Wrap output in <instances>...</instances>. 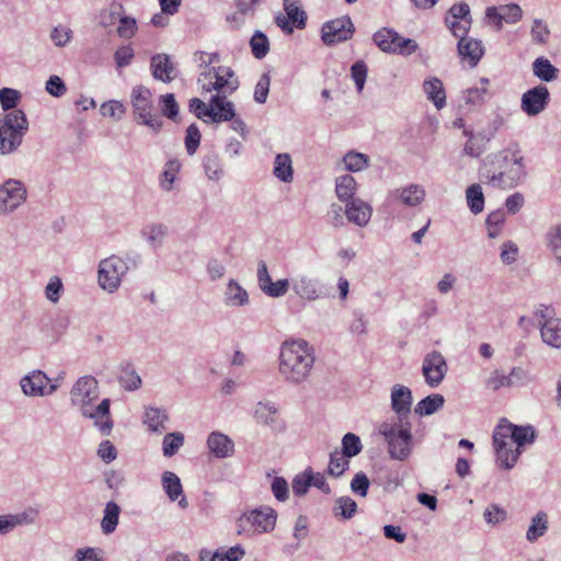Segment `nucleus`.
I'll return each mask as SVG.
<instances>
[{
	"label": "nucleus",
	"mask_w": 561,
	"mask_h": 561,
	"mask_svg": "<svg viewBox=\"0 0 561 561\" xmlns=\"http://www.w3.org/2000/svg\"><path fill=\"white\" fill-rule=\"evenodd\" d=\"M489 159L493 169L488 170L484 176L494 187L514 188L526 179L524 156L517 142L510 144Z\"/></svg>",
	"instance_id": "obj_1"
},
{
	"label": "nucleus",
	"mask_w": 561,
	"mask_h": 561,
	"mask_svg": "<svg viewBox=\"0 0 561 561\" xmlns=\"http://www.w3.org/2000/svg\"><path fill=\"white\" fill-rule=\"evenodd\" d=\"M313 364V350L305 340L285 341L282 344L278 371L286 382L302 383L309 377Z\"/></svg>",
	"instance_id": "obj_2"
},
{
	"label": "nucleus",
	"mask_w": 561,
	"mask_h": 561,
	"mask_svg": "<svg viewBox=\"0 0 561 561\" xmlns=\"http://www.w3.org/2000/svg\"><path fill=\"white\" fill-rule=\"evenodd\" d=\"M378 432L387 443L392 459L403 461L411 455L413 438L408 420H387L379 425Z\"/></svg>",
	"instance_id": "obj_3"
},
{
	"label": "nucleus",
	"mask_w": 561,
	"mask_h": 561,
	"mask_svg": "<svg viewBox=\"0 0 561 561\" xmlns=\"http://www.w3.org/2000/svg\"><path fill=\"white\" fill-rule=\"evenodd\" d=\"M28 130V121L22 110L0 114V156L19 150Z\"/></svg>",
	"instance_id": "obj_4"
},
{
	"label": "nucleus",
	"mask_w": 561,
	"mask_h": 561,
	"mask_svg": "<svg viewBox=\"0 0 561 561\" xmlns=\"http://www.w3.org/2000/svg\"><path fill=\"white\" fill-rule=\"evenodd\" d=\"M130 104L138 125L147 126L156 134L162 129L163 121L154 113L152 93L147 87L139 84L131 89Z\"/></svg>",
	"instance_id": "obj_5"
},
{
	"label": "nucleus",
	"mask_w": 561,
	"mask_h": 561,
	"mask_svg": "<svg viewBox=\"0 0 561 561\" xmlns=\"http://www.w3.org/2000/svg\"><path fill=\"white\" fill-rule=\"evenodd\" d=\"M128 270L127 262L118 255L101 260L98 266L99 286L108 294L117 291Z\"/></svg>",
	"instance_id": "obj_6"
},
{
	"label": "nucleus",
	"mask_w": 561,
	"mask_h": 561,
	"mask_svg": "<svg viewBox=\"0 0 561 561\" xmlns=\"http://www.w3.org/2000/svg\"><path fill=\"white\" fill-rule=\"evenodd\" d=\"M203 90L217 91V94L227 95L233 93L239 87V80L234 71L229 67H215L208 72H203L198 78Z\"/></svg>",
	"instance_id": "obj_7"
},
{
	"label": "nucleus",
	"mask_w": 561,
	"mask_h": 561,
	"mask_svg": "<svg viewBox=\"0 0 561 561\" xmlns=\"http://www.w3.org/2000/svg\"><path fill=\"white\" fill-rule=\"evenodd\" d=\"M373 41L382 51L389 54L410 56L419 48L414 39L404 38L394 30L388 27L377 31Z\"/></svg>",
	"instance_id": "obj_8"
},
{
	"label": "nucleus",
	"mask_w": 561,
	"mask_h": 561,
	"mask_svg": "<svg viewBox=\"0 0 561 561\" xmlns=\"http://www.w3.org/2000/svg\"><path fill=\"white\" fill-rule=\"evenodd\" d=\"M99 397V381L91 375L79 377L70 390V403L78 411L87 412L85 408L95 403Z\"/></svg>",
	"instance_id": "obj_9"
},
{
	"label": "nucleus",
	"mask_w": 561,
	"mask_h": 561,
	"mask_svg": "<svg viewBox=\"0 0 561 561\" xmlns=\"http://www.w3.org/2000/svg\"><path fill=\"white\" fill-rule=\"evenodd\" d=\"M25 185L15 179H9L0 185V215L14 211L26 201Z\"/></svg>",
	"instance_id": "obj_10"
},
{
	"label": "nucleus",
	"mask_w": 561,
	"mask_h": 561,
	"mask_svg": "<svg viewBox=\"0 0 561 561\" xmlns=\"http://www.w3.org/2000/svg\"><path fill=\"white\" fill-rule=\"evenodd\" d=\"M49 377L42 370L35 369L23 376L20 380V387L26 397H46L51 396L58 389V383H47Z\"/></svg>",
	"instance_id": "obj_11"
},
{
	"label": "nucleus",
	"mask_w": 561,
	"mask_h": 561,
	"mask_svg": "<svg viewBox=\"0 0 561 561\" xmlns=\"http://www.w3.org/2000/svg\"><path fill=\"white\" fill-rule=\"evenodd\" d=\"M492 438L497 440L500 438H511L516 443V448L520 449L525 444H533L535 442L536 431L531 425L519 426L503 419L495 427Z\"/></svg>",
	"instance_id": "obj_12"
},
{
	"label": "nucleus",
	"mask_w": 561,
	"mask_h": 561,
	"mask_svg": "<svg viewBox=\"0 0 561 561\" xmlns=\"http://www.w3.org/2000/svg\"><path fill=\"white\" fill-rule=\"evenodd\" d=\"M321 38L325 45H334L350 39L355 27L350 16L344 15L325 22L321 30Z\"/></svg>",
	"instance_id": "obj_13"
},
{
	"label": "nucleus",
	"mask_w": 561,
	"mask_h": 561,
	"mask_svg": "<svg viewBox=\"0 0 561 561\" xmlns=\"http://www.w3.org/2000/svg\"><path fill=\"white\" fill-rule=\"evenodd\" d=\"M550 92L543 84H538L522 94L520 110L527 116L541 114L549 105Z\"/></svg>",
	"instance_id": "obj_14"
},
{
	"label": "nucleus",
	"mask_w": 561,
	"mask_h": 561,
	"mask_svg": "<svg viewBox=\"0 0 561 561\" xmlns=\"http://www.w3.org/2000/svg\"><path fill=\"white\" fill-rule=\"evenodd\" d=\"M447 370V363L440 352L432 351L426 354L423 359L422 373L430 387H438L444 380Z\"/></svg>",
	"instance_id": "obj_15"
},
{
	"label": "nucleus",
	"mask_w": 561,
	"mask_h": 561,
	"mask_svg": "<svg viewBox=\"0 0 561 561\" xmlns=\"http://www.w3.org/2000/svg\"><path fill=\"white\" fill-rule=\"evenodd\" d=\"M110 399H103L100 403H92L88 405L87 412L80 410V414L93 421L94 426L101 432L102 435L107 436L113 430V420L110 412Z\"/></svg>",
	"instance_id": "obj_16"
},
{
	"label": "nucleus",
	"mask_w": 561,
	"mask_h": 561,
	"mask_svg": "<svg viewBox=\"0 0 561 561\" xmlns=\"http://www.w3.org/2000/svg\"><path fill=\"white\" fill-rule=\"evenodd\" d=\"M294 293L304 300L314 301L323 296L318 279L298 274L290 279Z\"/></svg>",
	"instance_id": "obj_17"
},
{
	"label": "nucleus",
	"mask_w": 561,
	"mask_h": 561,
	"mask_svg": "<svg viewBox=\"0 0 561 561\" xmlns=\"http://www.w3.org/2000/svg\"><path fill=\"white\" fill-rule=\"evenodd\" d=\"M234 113V105L231 101L227 100V95L215 94L209 100L208 111L204 114H206L213 123L218 124L233 118Z\"/></svg>",
	"instance_id": "obj_18"
},
{
	"label": "nucleus",
	"mask_w": 561,
	"mask_h": 561,
	"mask_svg": "<svg viewBox=\"0 0 561 561\" xmlns=\"http://www.w3.org/2000/svg\"><path fill=\"white\" fill-rule=\"evenodd\" d=\"M344 215L348 222L363 228L370 221L373 207L367 202L356 197L345 203Z\"/></svg>",
	"instance_id": "obj_19"
},
{
	"label": "nucleus",
	"mask_w": 561,
	"mask_h": 561,
	"mask_svg": "<svg viewBox=\"0 0 561 561\" xmlns=\"http://www.w3.org/2000/svg\"><path fill=\"white\" fill-rule=\"evenodd\" d=\"M391 409L397 414L394 420H408L413 402L412 391L403 385H394L391 388Z\"/></svg>",
	"instance_id": "obj_20"
},
{
	"label": "nucleus",
	"mask_w": 561,
	"mask_h": 561,
	"mask_svg": "<svg viewBox=\"0 0 561 561\" xmlns=\"http://www.w3.org/2000/svg\"><path fill=\"white\" fill-rule=\"evenodd\" d=\"M389 196L407 207H417L424 202L426 191L422 185L411 183L391 191Z\"/></svg>",
	"instance_id": "obj_21"
},
{
	"label": "nucleus",
	"mask_w": 561,
	"mask_h": 561,
	"mask_svg": "<svg viewBox=\"0 0 561 561\" xmlns=\"http://www.w3.org/2000/svg\"><path fill=\"white\" fill-rule=\"evenodd\" d=\"M278 413V405L270 400L259 401L254 407L255 422L271 428H277L279 426Z\"/></svg>",
	"instance_id": "obj_22"
},
{
	"label": "nucleus",
	"mask_w": 561,
	"mask_h": 561,
	"mask_svg": "<svg viewBox=\"0 0 561 561\" xmlns=\"http://www.w3.org/2000/svg\"><path fill=\"white\" fill-rule=\"evenodd\" d=\"M457 49L459 56L463 60H468L469 66L472 68L478 65L484 55V47L482 42L468 36L461 38V41H458Z\"/></svg>",
	"instance_id": "obj_23"
},
{
	"label": "nucleus",
	"mask_w": 561,
	"mask_h": 561,
	"mask_svg": "<svg viewBox=\"0 0 561 561\" xmlns=\"http://www.w3.org/2000/svg\"><path fill=\"white\" fill-rule=\"evenodd\" d=\"M207 447L215 457L220 459L231 457L234 453L233 440L221 432H211L208 435Z\"/></svg>",
	"instance_id": "obj_24"
},
{
	"label": "nucleus",
	"mask_w": 561,
	"mask_h": 561,
	"mask_svg": "<svg viewBox=\"0 0 561 561\" xmlns=\"http://www.w3.org/2000/svg\"><path fill=\"white\" fill-rule=\"evenodd\" d=\"M493 446L500 466L506 470L512 469L517 462L522 450L519 448L512 449V443L506 438L499 440L493 438Z\"/></svg>",
	"instance_id": "obj_25"
},
{
	"label": "nucleus",
	"mask_w": 561,
	"mask_h": 561,
	"mask_svg": "<svg viewBox=\"0 0 561 561\" xmlns=\"http://www.w3.org/2000/svg\"><path fill=\"white\" fill-rule=\"evenodd\" d=\"M150 67L156 80L171 82L176 77L173 62L167 54H157L152 56Z\"/></svg>",
	"instance_id": "obj_26"
},
{
	"label": "nucleus",
	"mask_w": 561,
	"mask_h": 561,
	"mask_svg": "<svg viewBox=\"0 0 561 561\" xmlns=\"http://www.w3.org/2000/svg\"><path fill=\"white\" fill-rule=\"evenodd\" d=\"M248 520L259 533H267L274 529L276 523V512L271 507H261L252 511Z\"/></svg>",
	"instance_id": "obj_27"
},
{
	"label": "nucleus",
	"mask_w": 561,
	"mask_h": 561,
	"mask_svg": "<svg viewBox=\"0 0 561 561\" xmlns=\"http://www.w3.org/2000/svg\"><path fill=\"white\" fill-rule=\"evenodd\" d=\"M169 229L162 222H151L140 230L141 238L147 242L150 249L157 250L163 245L168 237Z\"/></svg>",
	"instance_id": "obj_28"
},
{
	"label": "nucleus",
	"mask_w": 561,
	"mask_h": 561,
	"mask_svg": "<svg viewBox=\"0 0 561 561\" xmlns=\"http://www.w3.org/2000/svg\"><path fill=\"white\" fill-rule=\"evenodd\" d=\"M169 415L165 409L148 407L145 409L144 424L152 433L161 434L168 428Z\"/></svg>",
	"instance_id": "obj_29"
},
{
	"label": "nucleus",
	"mask_w": 561,
	"mask_h": 561,
	"mask_svg": "<svg viewBox=\"0 0 561 561\" xmlns=\"http://www.w3.org/2000/svg\"><path fill=\"white\" fill-rule=\"evenodd\" d=\"M248 291L234 279H230L224 291V304L227 307H244L249 305Z\"/></svg>",
	"instance_id": "obj_30"
},
{
	"label": "nucleus",
	"mask_w": 561,
	"mask_h": 561,
	"mask_svg": "<svg viewBox=\"0 0 561 561\" xmlns=\"http://www.w3.org/2000/svg\"><path fill=\"white\" fill-rule=\"evenodd\" d=\"M540 335L545 344L553 348H561V319L540 322Z\"/></svg>",
	"instance_id": "obj_31"
},
{
	"label": "nucleus",
	"mask_w": 561,
	"mask_h": 561,
	"mask_svg": "<svg viewBox=\"0 0 561 561\" xmlns=\"http://www.w3.org/2000/svg\"><path fill=\"white\" fill-rule=\"evenodd\" d=\"M423 90L427 100L433 102L437 110H442L446 105V92L440 79L433 77L424 81Z\"/></svg>",
	"instance_id": "obj_32"
},
{
	"label": "nucleus",
	"mask_w": 561,
	"mask_h": 561,
	"mask_svg": "<svg viewBox=\"0 0 561 561\" xmlns=\"http://www.w3.org/2000/svg\"><path fill=\"white\" fill-rule=\"evenodd\" d=\"M273 175L284 182L291 183L294 180L293 160L288 153H278L274 159Z\"/></svg>",
	"instance_id": "obj_33"
},
{
	"label": "nucleus",
	"mask_w": 561,
	"mask_h": 561,
	"mask_svg": "<svg viewBox=\"0 0 561 561\" xmlns=\"http://www.w3.org/2000/svg\"><path fill=\"white\" fill-rule=\"evenodd\" d=\"M357 186L356 180L351 174H343L335 179V194L343 203L356 198Z\"/></svg>",
	"instance_id": "obj_34"
},
{
	"label": "nucleus",
	"mask_w": 561,
	"mask_h": 561,
	"mask_svg": "<svg viewBox=\"0 0 561 561\" xmlns=\"http://www.w3.org/2000/svg\"><path fill=\"white\" fill-rule=\"evenodd\" d=\"M121 507L115 502H107L101 520V529L104 535L115 531L119 520Z\"/></svg>",
	"instance_id": "obj_35"
},
{
	"label": "nucleus",
	"mask_w": 561,
	"mask_h": 561,
	"mask_svg": "<svg viewBox=\"0 0 561 561\" xmlns=\"http://www.w3.org/2000/svg\"><path fill=\"white\" fill-rule=\"evenodd\" d=\"M344 163V168L348 172H362L369 168L370 165V158L369 156L355 151L350 150L347 151L342 159Z\"/></svg>",
	"instance_id": "obj_36"
},
{
	"label": "nucleus",
	"mask_w": 561,
	"mask_h": 561,
	"mask_svg": "<svg viewBox=\"0 0 561 561\" xmlns=\"http://www.w3.org/2000/svg\"><path fill=\"white\" fill-rule=\"evenodd\" d=\"M534 75L545 82H552L558 78V68L546 57H538L533 62Z\"/></svg>",
	"instance_id": "obj_37"
},
{
	"label": "nucleus",
	"mask_w": 561,
	"mask_h": 561,
	"mask_svg": "<svg viewBox=\"0 0 561 561\" xmlns=\"http://www.w3.org/2000/svg\"><path fill=\"white\" fill-rule=\"evenodd\" d=\"M548 530V515L545 512H538L530 522L526 531V539L529 542H536Z\"/></svg>",
	"instance_id": "obj_38"
},
{
	"label": "nucleus",
	"mask_w": 561,
	"mask_h": 561,
	"mask_svg": "<svg viewBox=\"0 0 561 561\" xmlns=\"http://www.w3.org/2000/svg\"><path fill=\"white\" fill-rule=\"evenodd\" d=\"M445 399L439 393H433L422 399L414 412L421 416L432 415L444 407Z\"/></svg>",
	"instance_id": "obj_39"
},
{
	"label": "nucleus",
	"mask_w": 561,
	"mask_h": 561,
	"mask_svg": "<svg viewBox=\"0 0 561 561\" xmlns=\"http://www.w3.org/2000/svg\"><path fill=\"white\" fill-rule=\"evenodd\" d=\"M546 244L554 262L561 266V225L549 228L546 233Z\"/></svg>",
	"instance_id": "obj_40"
},
{
	"label": "nucleus",
	"mask_w": 561,
	"mask_h": 561,
	"mask_svg": "<svg viewBox=\"0 0 561 561\" xmlns=\"http://www.w3.org/2000/svg\"><path fill=\"white\" fill-rule=\"evenodd\" d=\"M466 201L470 211L474 215L480 214L484 208V195L480 184L474 183L466 190Z\"/></svg>",
	"instance_id": "obj_41"
},
{
	"label": "nucleus",
	"mask_w": 561,
	"mask_h": 561,
	"mask_svg": "<svg viewBox=\"0 0 561 561\" xmlns=\"http://www.w3.org/2000/svg\"><path fill=\"white\" fill-rule=\"evenodd\" d=\"M181 163L176 159H171L164 164L163 172L160 176L159 185L162 191L171 192L176 175L180 172Z\"/></svg>",
	"instance_id": "obj_42"
},
{
	"label": "nucleus",
	"mask_w": 561,
	"mask_h": 561,
	"mask_svg": "<svg viewBox=\"0 0 561 561\" xmlns=\"http://www.w3.org/2000/svg\"><path fill=\"white\" fill-rule=\"evenodd\" d=\"M357 512L356 502L350 496H340L335 500L333 514L342 519H351Z\"/></svg>",
	"instance_id": "obj_43"
},
{
	"label": "nucleus",
	"mask_w": 561,
	"mask_h": 561,
	"mask_svg": "<svg viewBox=\"0 0 561 561\" xmlns=\"http://www.w3.org/2000/svg\"><path fill=\"white\" fill-rule=\"evenodd\" d=\"M284 10L286 12V16L291 21L294 26L299 30L306 26L307 15L306 12L301 10L298 1L284 0Z\"/></svg>",
	"instance_id": "obj_44"
},
{
	"label": "nucleus",
	"mask_w": 561,
	"mask_h": 561,
	"mask_svg": "<svg viewBox=\"0 0 561 561\" xmlns=\"http://www.w3.org/2000/svg\"><path fill=\"white\" fill-rule=\"evenodd\" d=\"M162 486L169 499L173 502L183 493L180 478L171 471L163 472Z\"/></svg>",
	"instance_id": "obj_45"
},
{
	"label": "nucleus",
	"mask_w": 561,
	"mask_h": 561,
	"mask_svg": "<svg viewBox=\"0 0 561 561\" xmlns=\"http://www.w3.org/2000/svg\"><path fill=\"white\" fill-rule=\"evenodd\" d=\"M350 459L339 449H335L330 454V462L328 467V473L331 477L340 478L350 466Z\"/></svg>",
	"instance_id": "obj_46"
},
{
	"label": "nucleus",
	"mask_w": 561,
	"mask_h": 561,
	"mask_svg": "<svg viewBox=\"0 0 561 561\" xmlns=\"http://www.w3.org/2000/svg\"><path fill=\"white\" fill-rule=\"evenodd\" d=\"M203 165L208 180L219 181L222 178V164L217 153L207 154L204 159Z\"/></svg>",
	"instance_id": "obj_47"
},
{
	"label": "nucleus",
	"mask_w": 561,
	"mask_h": 561,
	"mask_svg": "<svg viewBox=\"0 0 561 561\" xmlns=\"http://www.w3.org/2000/svg\"><path fill=\"white\" fill-rule=\"evenodd\" d=\"M481 87L469 88L462 92V100L466 104L479 105L484 102L485 94L488 92L489 79H481Z\"/></svg>",
	"instance_id": "obj_48"
},
{
	"label": "nucleus",
	"mask_w": 561,
	"mask_h": 561,
	"mask_svg": "<svg viewBox=\"0 0 561 561\" xmlns=\"http://www.w3.org/2000/svg\"><path fill=\"white\" fill-rule=\"evenodd\" d=\"M250 47L256 59H263L270 50V41L263 32L255 31L250 39Z\"/></svg>",
	"instance_id": "obj_49"
},
{
	"label": "nucleus",
	"mask_w": 561,
	"mask_h": 561,
	"mask_svg": "<svg viewBox=\"0 0 561 561\" xmlns=\"http://www.w3.org/2000/svg\"><path fill=\"white\" fill-rule=\"evenodd\" d=\"M184 444V435L181 432L169 433L162 442V450L165 457H172Z\"/></svg>",
	"instance_id": "obj_50"
},
{
	"label": "nucleus",
	"mask_w": 561,
	"mask_h": 561,
	"mask_svg": "<svg viewBox=\"0 0 561 561\" xmlns=\"http://www.w3.org/2000/svg\"><path fill=\"white\" fill-rule=\"evenodd\" d=\"M100 112L103 116L110 117L115 122L123 119L126 114V106L121 101L111 100L102 103Z\"/></svg>",
	"instance_id": "obj_51"
},
{
	"label": "nucleus",
	"mask_w": 561,
	"mask_h": 561,
	"mask_svg": "<svg viewBox=\"0 0 561 561\" xmlns=\"http://www.w3.org/2000/svg\"><path fill=\"white\" fill-rule=\"evenodd\" d=\"M39 516V511L36 507H26L22 512L11 514L14 529L21 526L34 525Z\"/></svg>",
	"instance_id": "obj_52"
},
{
	"label": "nucleus",
	"mask_w": 561,
	"mask_h": 561,
	"mask_svg": "<svg viewBox=\"0 0 561 561\" xmlns=\"http://www.w3.org/2000/svg\"><path fill=\"white\" fill-rule=\"evenodd\" d=\"M363 449V445L360 438L353 434L347 433L342 438V449L340 453L345 455L348 458L357 456Z\"/></svg>",
	"instance_id": "obj_53"
},
{
	"label": "nucleus",
	"mask_w": 561,
	"mask_h": 561,
	"mask_svg": "<svg viewBox=\"0 0 561 561\" xmlns=\"http://www.w3.org/2000/svg\"><path fill=\"white\" fill-rule=\"evenodd\" d=\"M504 220L505 214L502 209H497L489 214L485 220L489 238L495 239L496 237H499Z\"/></svg>",
	"instance_id": "obj_54"
},
{
	"label": "nucleus",
	"mask_w": 561,
	"mask_h": 561,
	"mask_svg": "<svg viewBox=\"0 0 561 561\" xmlns=\"http://www.w3.org/2000/svg\"><path fill=\"white\" fill-rule=\"evenodd\" d=\"M21 98L18 90L11 88H2L0 90V104L2 110L8 113L16 110V104Z\"/></svg>",
	"instance_id": "obj_55"
},
{
	"label": "nucleus",
	"mask_w": 561,
	"mask_h": 561,
	"mask_svg": "<svg viewBox=\"0 0 561 561\" xmlns=\"http://www.w3.org/2000/svg\"><path fill=\"white\" fill-rule=\"evenodd\" d=\"M64 293V284L59 276H51L45 287V297L51 304H57Z\"/></svg>",
	"instance_id": "obj_56"
},
{
	"label": "nucleus",
	"mask_w": 561,
	"mask_h": 561,
	"mask_svg": "<svg viewBox=\"0 0 561 561\" xmlns=\"http://www.w3.org/2000/svg\"><path fill=\"white\" fill-rule=\"evenodd\" d=\"M161 113L169 119L175 121L179 115V104L172 93L160 96Z\"/></svg>",
	"instance_id": "obj_57"
},
{
	"label": "nucleus",
	"mask_w": 561,
	"mask_h": 561,
	"mask_svg": "<svg viewBox=\"0 0 561 561\" xmlns=\"http://www.w3.org/2000/svg\"><path fill=\"white\" fill-rule=\"evenodd\" d=\"M290 280L287 278L278 279L276 282L270 280L268 284L264 285L262 291L272 298L283 297L289 289Z\"/></svg>",
	"instance_id": "obj_58"
},
{
	"label": "nucleus",
	"mask_w": 561,
	"mask_h": 561,
	"mask_svg": "<svg viewBox=\"0 0 561 561\" xmlns=\"http://www.w3.org/2000/svg\"><path fill=\"white\" fill-rule=\"evenodd\" d=\"M118 23L117 34L121 38L129 39L136 34L138 30L136 19L131 16L121 15Z\"/></svg>",
	"instance_id": "obj_59"
},
{
	"label": "nucleus",
	"mask_w": 561,
	"mask_h": 561,
	"mask_svg": "<svg viewBox=\"0 0 561 561\" xmlns=\"http://www.w3.org/2000/svg\"><path fill=\"white\" fill-rule=\"evenodd\" d=\"M124 11L122 4H114L110 9H103L99 14V23L103 27L113 26L121 16V12Z\"/></svg>",
	"instance_id": "obj_60"
},
{
	"label": "nucleus",
	"mask_w": 561,
	"mask_h": 561,
	"mask_svg": "<svg viewBox=\"0 0 561 561\" xmlns=\"http://www.w3.org/2000/svg\"><path fill=\"white\" fill-rule=\"evenodd\" d=\"M311 477L309 472V468H307L304 472L297 474L291 482L293 492L296 496L305 495L309 488L311 486Z\"/></svg>",
	"instance_id": "obj_61"
},
{
	"label": "nucleus",
	"mask_w": 561,
	"mask_h": 561,
	"mask_svg": "<svg viewBox=\"0 0 561 561\" xmlns=\"http://www.w3.org/2000/svg\"><path fill=\"white\" fill-rule=\"evenodd\" d=\"M271 85V77L268 72L263 73L254 89V101L259 104H264L267 100Z\"/></svg>",
	"instance_id": "obj_62"
},
{
	"label": "nucleus",
	"mask_w": 561,
	"mask_h": 561,
	"mask_svg": "<svg viewBox=\"0 0 561 561\" xmlns=\"http://www.w3.org/2000/svg\"><path fill=\"white\" fill-rule=\"evenodd\" d=\"M367 66L365 61L358 60L354 62L351 67V76L355 82L356 89L358 92H362L367 78Z\"/></svg>",
	"instance_id": "obj_63"
},
{
	"label": "nucleus",
	"mask_w": 561,
	"mask_h": 561,
	"mask_svg": "<svg viewBox=\"0 0 561 561\" xmlns=\"http://www.w3.org/2000/svg\"><path fill=\"white\" fill-rule=\"evenodd\" d=\"M226 264L217 257H211L206 263V272L211 282L221 279L226 275Z\"/></svg>",
	"instance_id": "obj_64"
}]
</instances>
